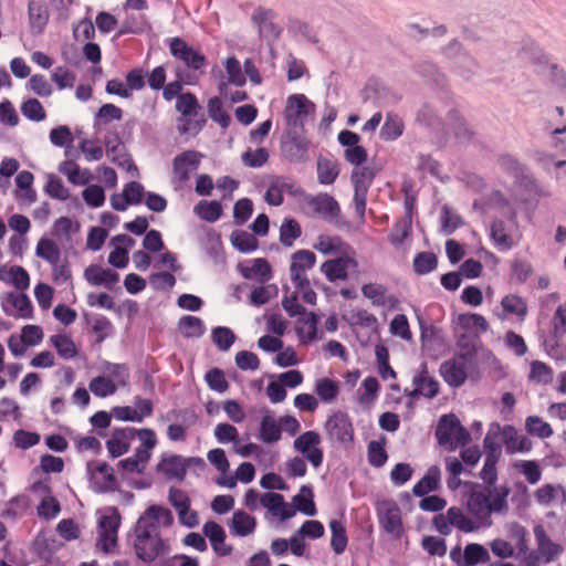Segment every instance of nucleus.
<instances>
[{
  "mask_svg": "<svg viewBox=\"0 0 566 566\" xmlns=\"http://www.w3.org/2000/svg\"><path fill=\"white\" fill-rule=\"evenodd\" d=\"M510 489L501 486L499 489L483 488L480 484H472L468 494L467 507L470 514L482 523L491 524L492 513H504L507 511V496Z\"/></svg>",
  "mask_w": 566,
  "mask_h": 566,
  "instance_id": "f257e3e1",
  "label": "nucleus"
},
{
  "mask_svg": "<svg viewBox=\"0 0 566 566\" xmlns=\"http://www.w3.org/2000/svg\"><path fill=\"white\" fill-rule=\"evenodd\" d=\"M132 544L137 558L145 563L154 562L165 548L159 533H151L138 524L134 528Z\"/></svg>",
  "mask_w": 566,
  "mask_h": 566,
  "instance_id": "f03ea898",
  "label": "nucleus"
},
{
  "mask_svg": "<svg viewBox=\"0 0 566 566\" xmlns=\"http://www.w3.org/2000/svg\"><path fill=\"white\" fill-rule=\"evenodd\" d=\"M324 429L332 444L347 449L354 442V426L348 413L337 410L328 416Z\"/></svg>",
  "mask_w": 566,
  "mask_h": 566,
  "instance_id": "7ed1b4c3",
  "label": "nucleus"
},
{
  "mask_svg": "<svg viewBox=\"0 0 566 566\" xmlns=\"http://www.w3.org/2000/svg\"><path fill=\"white\" fill-rule=\"evenodd\" d=\"M120 525V515L116 507H106L98 517L97 547L109 553L117 546V533Z\"/></svg>",
  "mask_w": 566,
  "mask_h": 566,
  "instance_id": "20e7f679",
  "label": "nucleus"
},
{
  "mask_svg": "<svg viewBox=\"0 0 566 566\" xmlns=\"http://www.w3.org/2000/svg\"><path fill=\"white\" fill-rule=\"evenodd\" d=\"M376 176L371 167L356 168L352 171L350 180L354 186L353 205L361 223L365 222L367 193Z\"/></svg>",
  "mask_w": 566,
  "mask_h": 566,
  "instance_id": "39448f33",
  "label": "nucleus"
},
{
  "mask_svg": "<svg viewBox=\"0 0 566 566\" xmlns=\"http://www.w3.org/2000/svg\"><path fill=\"white\" fill-rule=\"evenodd\" d=\"M315 105L304 94H293L287 97L284 108V119L287 130L303 132L307 115L314 112Z\"/></svg>",
  "mask_w": 566,
  "mask_h": 566,
  "instance_id": "423d86ee",
  "label": "nucleus"
},
{
  "mask_svg": "<svg viewBox=\"0 0 566 566\" xmlns=\"http://www.w3.org/2000/svg\"><path fill=\"white\" fill-rule=\"evenodd\" d=\"M251 20L256 27L260 38L269 44L277 40L283 32V27L279 22V13L272 8L255 7Z\"/></svg>",
  "mask_w": 566,
  "mask_h": 566,
  "instance_id": "0eeeda50",
  "label": "nucleus"
},
{
  "mask_svg": "<svg viewBox=\"0 0 566 566\" xmlns=\"http://www.w3.org/2000/svg\"><path fill=\"white\" fill-rule=\"evenodd\" d=\"M207 458L221 473L216 480L217 484L226 488H233L237 484V480L244 483L248 482V462H242L237 470L235 476H232L227 475L229 462L227 460L226 452L222 449L210 450Z\"/></svg>",
  "mask_w": 566,
  "mask_h": 566,
  "instance_id": "6e6552de",
  "label": "nucleus"
},
{
  "mask_svg": "<svg viewBox=\"0 0 566 566\" xmlns=\"http://www.w3.org/2000/svg\"><path fill=\"white\" fill-rule=\"evenodd\" d=\"M377 517L380 528L396 539L403 534L401 511L392 501H382L377 505Z\"/></svg>",
  "mask_w": 566,
  "mask_h": 566,
  "instance_id": "1a4fd4ad",
  "label": "nucleus"
},
{
  "mask_svg": "<svg viewBox=\"0 0 566 566\" xmlns=\"http://www.w3.org/2000/svg\"><path fill=\"white\" fill-rule=\"evenodd\" d=\"M475 364L465 360L463 356L453 355L444 360L439 367V374L444 382L451 388H459L468 379L469 370Z\"/></svg>",
  "mask_w": 566,
  "mask_h": 566,
  "instance_id": "9d476101",
  "label": "nucleus"
},
{
  "mask_svg": "<svg viewBox=\"0 0 566 566\" xmlns=\"http://www.w3.org/2000/svg\"><path fill=\"white\" fill-rule=\"evenodd\" d=\"M413 389H405V396L411 399H418L419 397H424L427 399H432L439 394L440 384L439 381L429 375L428 364L426 361L421 363L419 370L412 377Z\"/></svg>",
  "mask_w": 566,
  "mask_h": 566,
  "instance_id": "9b49d317",
  "label": "nucleus"
},
{
  "mask_svg": "<svg viewBox=\"0 0 566 566\" xmlns=\"http://www.w3.org/2000/svg\"><path fill=\"white\" fill-rule=\"evenodd\" d=\"M304 203L310 209L308 214L319 216L325 221L333 222L340 216L338 202L328 193L307 195L304 198Z\"/></svg>",
  "mask_w": 566,
  "mask_h": 566,
  "instance_id": "f8f14e48",
  "label": "nucleus"
},
{
  "mask_svg": "<svg viewBox=\"0 0 566 566\" xmlns=\"http://www.w3.org/2000/svg\"><path fill=\"white\" fill-rule=\"evenodd\" d=\"M316 255L310 250H297L291 255L290 276L295 287L307 285L306 271L315 266Z\"/></svg>",
  "mask_w": 566,
  "mask_h": 566,
  "instance_id": "ddd939ff",
  "label": "nucleus"
},
{
  "mask_svg": "<svg viewBox=\"0 0 566 566\" xmlns=\"http://www.w3.org/2000/svg\"><path fill=\"white\" fill-rule=\"evenodd\" d=\"M321 436L313 430L305 431L294 440V449L302 453L314 468H318L323 463L324 453L318 444Z\"/></svg>",
  "mask_w": 566,
  "mask_h": 566,
  "instance_id": "4468645a",
  "label": "nucleus"
},
{
  "mask_svg": "<svg viewBox=\"0 0 566 566\" xmlns=\"http://www.w3.org/2000/svg\"><path fill=\"white\" fill-rule=\"evenodd\" d=\"M87 471L91 481L98 492L105 493L114 491L117 485L114 470L104 461H92L87 463Z\"/></svg>",
  "mask_w": 566,
  "mask_h": 566,
  "instance_id": "2eb2a0df",
  "label": "nucleus"
},
{
  "mask_svg": "<svg viewBox=\"0 0 566 566\" xmlns=\"http://www.w3.org/2000/svg\"><path fill=\"white\" fill-rule=\"evenodd\" d=\"M174 523L171 512L160 505H150L138 518L137 524L149 530L151 533H159L160 527H169Z\"/></svg>",
  "mask_w": 566,
  "mask_h": 566,
  "instance_id": "dca6fc26",
  "label": "nucleus"
},
{
  "mask_svg": "<svg viewBox=\"0 0 566 566\" xmlns=\"http://www.w3.org/2000/svg\"><path fill=\"white\" fill-rule=\"evenodd\" d=\"M169 50L174 57L182 61L192 70H199L206 64V57L192 46L188 45L180 38H172L169 42Z\"/></svg>",
  "mask_w": 566,
  "mask_h": 566,
  "instance_id": "f3484780",
  "label": "nucleus"
},
{
  "mask_svg": "<svg viewBox=\"0 0 566 566\" xmlns=\"http://www.w3.org/2000/svg\"><path fill=\"white\" fill-rule=\"evenodd\" d=\"M145 189L142 184L130 181L126 184L120 193L111 196V206L116 211H125L129 206L139 205L143 201Z\"/></svg>",
  "mask_w": 566,
  "mask_h": 566,
  "instance_id": "a211bd4d",
  "label": "nucleus"
},
{
  "mask_svg": "<svg viewBox=\"0 0 566 566\" xmlns=\"http://www.w3.org/2000/svg\"><path fill=\"white\" fill-rule=\"evenodd\" d=\"M261 505L275 517H280L281 522H285L296 514V509L287 502L280 493L265 492L260 497Z\"/></svg>",
  "mask_w": 566,
  "mask_h": 566,
  "instance_id": "6ab92c4d",
  "label": "nucleus"
},
{
  "mask_svg": "<svg viewBox=\"0 0 566 566\" xmlns=\"http://www.w3.org/2000/svg\"><path fill=\"white\" fill-rule=\"evenodd\" d=\"M514 185L522 192V202L538 200L539 198L551 196V192L537 181L530 169L514 179Z\"/></svg>",
  "mask_w": 566,
  "mask_h": 566,
  "instance_id": "aec40b11",
  "label": "nucleus"
},
{
  "mask_svg": "<svg viewBox=\"0 0 566 566\" xmlns=\"http://www.w3.org/2000/svg\"><path fill=\"white\" fill-rule=\"evenodd\" d=\"M282 151L290 161L306 160L308 143L303 136V132L287 130V138L282 143Z\"/></svg>",
  "mask_w": 566,
  "mask_h": 566,
  "instance_id": "412c9836",
  "label": "nucleus"
},
{
  "mask_svg": "<svg viewBox=\"0 0 566 566\" xmlns=\"http://www.w3.org/2000/svg\"><path fill=\"white\" fill-rule=\"evenodd\" d=\"M200 158L201 155L195 150H187L178 155L174 159V179L180 185L185 184L189 179L190 174L197 170Z\"/></svg>",
  "mask_w": 566,
  "mask_h": 566,
  "instance_id": "4be33fe9",
  "label": "nucleus"
},
{
  "mask_svg": "<svg viewBox=\"0 0 566 566\" xmlns=\"http://www.w3.org/2000/svg\"><path fill=\"white\" fill-rule=\"evenodd\" d=\"M3 311L13 317L32 318L33 306L24 293H8L2 304Z\"/></svg>",
  "mask_w": 566,
  "mask_h": 566,
  "instance_id": "5701e85b",
  "label": "nucleus"
},
{
  "mask_svg": "<svg viewBox=\"0 0 566 566\" xmlns=\"http://www.w3.org/2000/svg\"><path fill=\"white\" fill-rule=\"evenodd\" d=\"M84 277L91 285L104 286L107 290H113L119 281L117 272L97 264L87 266L84 271Z\"/></svg>",
  "mask_w": 566,
  "mask_h": 566,
  "instance_id": "b1692460",
  "label": "nucleus"
},
{
  "mask_svg": "<svg viewBox=\"0 0 566 566\" xmlns=\"http://www.w3.org/2000/svg\"><path fill=\"white\" fill-rule=\"evenodd\" d=\"M506 453H527L533 448L532 440L526 436H520L515 427L505 424L502 431Z\"/></svg>",
  "mask_w": 566,
  "mask_h": 566,
  "instance_id": "393cba45",
  "label": "nucleus"
},
{
  "mask_svg": "<svg viewBox=\"0 0 566 566\" xmlns=\"http://www.w3.org/2000/svg\"><path fill=\"white\" fill-rule=\"evenodd\" d=\"M349 265L356 266V260L349 256L329 259L321 265V272L329 282H335L338 280L344 281L348 279L347 269Z\"/></svg>",
  "mask_w": 566,
  "mask_h": 566,
  "instance_id": "a878e982",
  "label": "nucleus"
},
{
  "mask_svg": "<svg viewBox=\"0 0 566 566\" xmlns=\"http://www.w3.org/2000/svg\"><path fill=\"white\" fill-rule=\"evenodd\" d=\"M134 437L135 429L125 428L114 430L111 438L106 441V449L111 457L118 458L128 452Z\"/></svg>",
  "mask_w": 566,
  "mask_h": 566,
  "instance_id": "bb28decb",
  "label": "nucleus"
},
{
  "mask_svg": "<svg viewBox=\"0 0 566 566\" xmlns=\"http://www.w3.org/2000/svg\"><path fill=\"white\" fill-rule=\"evenodd\" d=\"M32 491L43 494V499L38 505V514L45 520L54 518L61 511L57 500L51 495V489L43 482H36L32 485Z\"/></svg>",
  "mask_w": 566,
  "mask_h": 566,
  "instance_id": "cd10ccee",
  "label": "nucleus"
},
{
  "mask_svg": "<svg viewBox=\"0 0 566 566\" xmlns=\"http://www.w3.org/2000/svg\"><path fill=\"white\" fill-rule=\"evenodd\" d=\"M202 532L218 556H228L231 554L232 548L226 543V532L218 523L213 521L207 522L202 527Z\"/></svg>",
  "mask_w": 566,
  "mask_h": 566,
  "instance_id": "c85d7f7f",
  "label": "nucleus"
},
{
  "mask_svg": "<svg viewBox=\"0 0 566 566\" xmlns=\"http://www.w3.org/2000/svg\"><path fill=\"white\" fill-rule=\"evenodd\" d=\"M211 76L217 83L220 95L231 104L239 103L247 97L243 87H235L234 84H228L226 82V76L220 66L214 65L211 69Z\"/></svg>",
  "mask_w": 566,
  "mask_h": 566,
  "instance_id": "c756f323",
  "label": "nucleus"
},
{
  "mask_svg": "<svg viewBox=\"0 0 566 566\" xmlns=\"http://www.w3.org/2000/svg\"><path fill=\"white\" fill-rule=\"evenodd\" d=\"M187 467V461L181 455L164 454L157 465V470L168 479L182 480L186 475Z\"/></svg>",
  "mask_w": 566,
  "mask_h": 566,
  "instance_id": "7c9ffc66",
  "label": "nucleus"
},
{
  "mask_svg": "<svg viewBox=\"0 0 566 566\" xmlns=\"http://www.w3.org/2000/svg\"><path fill=\"white\" fill-rule=\"evenodd\" d=\"M459 424L460 420L454 415L450 413L441 416L436 428V438L438 443L440 446H448L450 451L455 450L452 436Z\"/></svg>",
  "mask_w": 566,
  "mask_h": 566,
  "instance_id": "2f4dec72",
  "label": "nucleus"
},
{
  "mask_svg": "<svg viewBox=\"0 0 566 566\" xmlns=\"http://www.w3.org/2000/svg\"><path fill=\"white\" fill-rule=\"evenodd\" d=\"M490 238L499 251L506 252L513 248L511 228L501 219H494L492 221L490 227Z\"/></svg>",
  "mask_w": 566,
  "mask_h": 566,
  "instance_id": "473e14b6",
  "label": "nucleus"
},
{
  "mask_svg": "<svg viewBox=\"0 0 566 566\" xmlns=\"http://www.w3.org/2000/svg\"><path fill=\"white\" fill-rule=\"evenodd\" d=\"M441 470L438 465H431L424 475L413 485L412 493L417 497H423L440 488Z\"/></svg>",
  "mask_w": 566,
  "mask_h": 566,
  "instance_id": "72a5a7b5",
  "label": "nucleus"
},
{
  "mask_svg": "<svg viewBox=\"0 0 566 566\" xmlns=\"http://www.w3.org/2000/svg\"><path fill=\"white\" fill-rule=\"evenodd\" d=\"M416 123L431 132H439L443 128V119L436 108L429 104L423 103L416 113Z\"/></svg>",
  "mask_w": 566,
  "mask_h": 566,
  "instance_id": "f704fd0d",
  "label": "nucleus"
},
{
  "mask_svg": "<svg viewBox=\"0 0 566 566\" xmlns=\"http://www.w3.org/2000/svg\"><path fill=\"white\" fill-rule=\"evenodd\" d=\"M534 535L537 542V551L545 563H551L562 553V547L551 541L542 525L534 527Z\"/></svg>",
  "mask_w": 566,
  "mask_h": 566,
  "instance_id": "c9c22d12",
  "label": "nucleus"
},
{
  "mask_svg": "<svg viewBox=\"0 0 566 566\" xmlns=\"http://www.w3.org/2000/svg\"><path fill=\"white\" fill-rule=\"evenodd\" d=\"M405 123L400 115L388 112L380 128L379 137L385 142H395L402 136Z\"/></svg>",
  "mask_w": 566,
  "mask_h": 566,
  "instance_id": "e433bc0d",
  "label": "nucleus"
},
{
  "mask_svg": "<svg viewBox=\"0 0 566 566\" xmlns=\"http://www.w3.org/2000/svg\"><path fill=\"white\" fill-rule=\"evenodd\" d=\"M296 512L306 516H314L317 513L314 502V492L311 485H302L298 493L293 496V504Z\"/></svg>",
  "mask_w": 566,
  "mask_h": 566,
  "instance_id": "4c0bfd02",
  "label": "nucleus"
},
{
  "mask_svg": "<svg viewBox=\"0 0 566 566\" xmlns=\"http://www.w3.org/2000/svg\"><path fill=\"white\" fill-rule=\"evenodd\" d=\"M480 67L479 61L471 54L450 65L451 72L465 82L471 81L479 73Z\"/></svg>",
  "mask_w": 566,
  "mask_h": 566,
  "instance_id": "58836bf2",
  "label": "nucleus"
},
{
  "mask_svg": "<svg viewBox=\"0 0 566 566\" xmlns=\"http://www.w3.org/2000/svg\"><path fill=\"white\" fill-rule=\"evenodd\" d=\"M214 437L221 443L233 441L237 453L241 455L248 454V444L240 443L237 440L238 430L235 427L229 423H219L214 428Z\"/></svg>",
  "mask_w": 566,
  "mask_h": 566,
  "instance_id": "ea45409f",
  "label": "nucleus"
},
{
  "mask_svg": "<svg viewBox=\"0 0 566 566\" xmlns=\"http://www.w3.org/2000/svg\"><path fill=\"white\" fill-rule=\"evenodd\" d=\"M101 369L106 377L114 381L116 389L124 388L128 385L129 368L125 364L104 361Z\"/></svg>",
  "mask_w": 566,
  "mask_h": 566,
  "instance_id": "a19ab883",
  "label": "nucleus"
},
{
  "mask_svg": "<svg viewBox=\"0 0 566 566\" xmlns=\"http://www.w3.org/2000/svg\"><path fill=\"white\" fill-rule=\"evenodd\" d=\"M282 428L271 415H265L260 423L259 439L264 443H274L281 439Z\"/></svg>",
  "mask_w": 566,
  "mask_h": 566,
  "instance_id": "79ce46f5",
  "label": "nucleus"
},
{
  "mask_svg": "<svg viewBox=\"0 0 566 566\" xmlns=\"http://www.w3.org/2000/svg\"><path fill=\"white\" fill-rule=\"evenodd\" d=\"M412 219L411 217H403L397 220L388 234V240L395 248H400L405 240L411 235Z\"/></svg>",
  "mask_w": 566,
  "mask_h": 566,
  "instance_id": "37998d69",
  "label": "nucleus"
},
{
  "mask_svg": "<svg viewBox=\"0 0 566 566\" xmlns=\"http://www.w3.org/2000/svg\"><path fill=\"white\" fill-rule=\"evenodd\" d=\"M328 526L332 533L331 547L336 555H340L348 544L346 528L342 521L335 518L329 521Z\"/></svg>",
  "mask_w": 566,
  "mask_h": 566,
  "instance_id": "c03bdc74",
  "label": "nucleus"
},
{
  "mask_svg": "<svg viewBox=\"0 0 566 566\" xmlns=\"http://www.w3.org/2000/svg\"><path fill=\"white\" fill-rule=\"evenodd\" d=\"M339 175L336 161L319 156L317 159V178L321 185H332Z\"/></svg>",
  "mask_w": 566,
  "mask_h": 566,
  "instance_id": "a18cd8bd",
  "label": "nucleus"
},
{
  "mask_svg": "<svg viewBox=\"0 0 566 566\" xmlns=\"http://www.w3.org/2000/svg\"><path fill=\"white\" fill-rule=\"evenodd\" d=\"M501 306L505 316L514 315L524 319L527 315V304L525 300L516 294L505 295L501 301Z\"/></svg>",
  "mask_w": 566,
  "mask_h": 566,
  "instance_id": "49530a36",
  "label": "nucleus"
},
{
  "mask_svg": "<svg viewBox=\"0 0 566 566\" xmlns=\"http://www.w3.org/2000/svg\"><path fill=\"white\" fill-rule=\"evenodd\" d=\"M497 165L502 171L513 177V179H516L528 169L516 156L507 153L501 154L497 157Z\"/></svg>",
  "mask_w": 566,
  "mask_h": 566,
  "instance_id": "de8ad7c7",
  "label": "nucleus"
},
{
  "mask_svg": "<svg viewBox=\"0 0 566 566\" xmlns=\"http://www.w3.org/2000/svg\"><path fill=\"white\" fill-rule=\"evenodd\" d=\"M302 235L300 223L293 218H285L280 227V242L285 248H291L294 241Z\"/></svg>",
  "mask_w": 566,
  "mask_h": 566,
  "instance_id": "09e8293b",
  "label": "nucleus"
},
{
  "mask_svg": "<svg viewBox=\"0 0 566 566\" xmlns=\"http://www.w3.org/2000/svg\"><path fill=\"white\" fill-rule=\"evenodd\" d=\"M35 255L49 264L56 263L61 259L59 245L51 239L41 238L35 247Z\"/></svg>",
  "mask_w": 566,
  "mask_h": 566,
  "instance_id": "8fccbe9b",
  "label": "nucleus"
},
{
  "mask_svg": "<svg viewBox=\"0 0 566 566\" xmlns=\"http://www.w3.org/2000/svg\"><path fill=\"white\" fill-rule=\"evenodd\" d=\"M438 266V258L433 252L424 251L415 255L412 269L417 275H426L434 271Z\"/></svg>",
  "mask_w": 566,
  "mask_h": 566,
  "instance_id": "3c124183",
  "label": "nucleus"
},
{
  "mask_svg": "<svg viewBox=\"0 0 566 566\" xmlns=\"http://www.w3.org/2000/svg\"><path fill=\"white\" fill-rule=\"evenodd\" d=\"M226 70L224 76L228 84H234L235 87H243L245 84V74L241 69L240 62L234 57L230 56L223 62Z\"/></svg>",
  "mask_w": 566,
  "mask_h": 566,
  "instance_id": "603ef678",
  "label": "nucleus"
},
{
  "mask_svg": "<svg viewBox=\"0 0 566 566\" xmlns=\"http://www.w3.org/2000/svg\"><path fill=\"white\" fill-rule=\"evenodd\" d=\"M30 506V501L27 495H17L8 501L3 509L1 516L6 518L17 520L23 516Z\"/></svg>",
  "mask_w": 566,
  "mask_h": 566,
  "instance_id": "864d4df0",
  "label": "nucleus"
},
{
  "mask_svg": "<svg viewBox=\"0 0 566 566\" xmlns=\"http://www.w3.org/2000/svg\"><path fill=\"white\" fill-rule=\"evenodd\" d=\"M490 559L488 549L476 543L468 544L463 551V566H475Z\"/></svg>",
  "mask_w": 566,
  "mask_h": 566,
  "instance_id": "5fc2aeb1",
  "label": "nucleus"
},
{
  "mask_svg": "<svg viewBox=\"0 0 566 566\" xmlns=\"http://www.w3.org/2000/svg\"><path fill=\"white\" fill-rule=\"evenodd\" d=\"M51 345L64 359L74 358L77 354L76 346L72 338L65 334H56L50 337Z\"/></svg>",
  "mask_w": 566,
  "mask_h": 566,
  "instance_id": "6e6d98bb",
  "label": "nucleus"
},
{
  "mask_svg": "<svg viewBox=\"0 0 566 566\" xmlns=\"http://www.w3.org/2000/svg\"><path fill=\"white\" fill-rule=\"evenodd\" d=\"M88 389L95 397L98 398L109 397L117 391L114 381L105 375L92 378L88 384Z\"/></svg>",
  "mask_w": 566,
  "mask_h": 566,
  "instance_id": "4d7b16f0",
  "label": "nucleus"
},
{
  "mask_svg": "<svg viewBox=\"0 0 566 566\" xmlns=\"http://www.w3.org/2000/svg\"><path fill=\"white\" fill-rule=\"evenodd\" d=\"M179 332L188 338H198L205 333L203 322L196 316L187 315L180 318Z\"/></svg>",
  "mask_w": 566,
  "mask_h": 566,
  "instance_id": "13d9d810",
  "label": "nucleus"
},
{
  "mask_svg": "<svg viewBox=\"0 0 566 566\" xmlns=\"http://www.w3.org/2000/svg\"><path fill=\"white\" fill-rule=\"evenodd\" d=\"M457 347L459 348V352L454 354L455 356H463L465 360L473 364L476 363V337L468 334H461L458 337Z\"/></svg>",
  "mask_w": 566,
  "mask_h": 566,
  "instance_id": "bf43d9fd",
  "label": "nucleus"
},
{
  "mask_svg": "<svg viewBox=\"0 0 566 566\" xmlns=\"http://www.w3.org/2000/svg\"><path fill=\"white\" fill-rule=\"evenodd\" d=\"M149 461V455L147 454V450L145 451H135V453L120 460L118 465L126 472L129 473H142Z\"/></svg>",
  "mask_w": 566,
  "mask_h": 566,
  "instance_id": "052dcab7",
  "label": "nucleus"
},
{
  "mask_svg": "<svg viewBox=\"0 0 566 566\" xmlns=\"http://www.w3.org/2000/svg\"><path fill=\"white\" fill-rule=\"evenodd\" d=\"M193 211L202 220L216 222L222 213V207L218 201L201 200L195 206Z\"/></svg>",
  "mask_w": 566,
  "mask_h": 566,
  "instance_id": "680f3d73",
  "label": "nucleus"
},
{
  "mask_svg": "<svg viewBox=\"0 0 566 566\" xmlns=\"http://www.w3.org/2000/svg\"><path fill=\"white\" fill-rule=\"evenodd\" d=\"M367 460L374 468H381L388 460V454L385 449V440H373L367 446Z\"/></svg>",
  "mask_w": 566,
  "mask_h": 566,
  "instance_id": "e2e57ef3",
  "label": "nucleus"
},
{
  "mask_svg": "<svg viewBox=\"0 0 566 566\" xmlns=\"http://www.w3.org/2000/svg\"><path fill=\"white\" fill-rule=\"evenodd\" d=\"M315 391L322 401L332 402L337 398L339 394V387L338 384L333 379L321 378L316 381Z\"/></svg>",
  "mask_w": 566,
  "mask_h": 566,
  "instance_id": "0e129e2a",
  "label": "nucleus"
},
{
  "mask_svg": "<svg viewBox=\"0 0 566 566\" xmlns=\"http://www.w3.org/2000/svg\"><path fill=\"white\" fill-rule=\"evenodd\" d=\"M525 429L528 434L538 437L541 439L549 438L553 434L551 424L537 416H528L526 418Z\"/></svg>",
  "mask_w": 566,
  "mask_h": 566,
  "instance_id": "69168bd1",
  "label": "nucleus"
},
{
  "mask_svg": "<svg viewBox=\"0 0 566 566\" xmlns=\"http://www.w3.org/2000/svg\"><path fill=\"white\" fill-rule=\"evenodd\" d=\"M208 114L212 120L218 123L222 128H227L231 122V117L223 109L221 98L218 96L211 97L208 101Z\"/></svg>",
  "mask_w": 566,
  "mask_h": 566,
  "instance_id": "338daca9",
  "label": "nucleus"
},
{
  "mask_svg": "<svg viewBox=\"0 0 566 566\" xmlns=\"http://www.w3.org/2000/svg\"><path fill=\"white\" fill-rule=\"evenodd\" d=\"M346 244L339 237H329L321 234L317 238V242L314 244V249L319 251L322 254L327 255L332 253H338L343 251Z\"/></svg>",
  "mask_w": 566,
  "mask_h": 566,
  "instance_id": "774afa93",
  "label": "nucleus"
}]
</instances>
